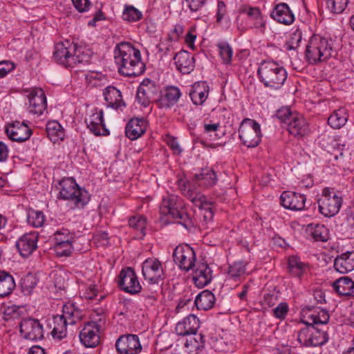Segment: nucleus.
<instances>
[{
  "label": "nucleus",
  "instance_id": "f257e3e1",
  "mask_svg": "<svg viewBox=\"0 0 354 354\" xmlns=\"http://www.w3.org/2000/svg\"><path fill=\"white\" fill-rule=\"evenodd\" d=\"M114 61L118 72L124 76H139L145 69L140 50L127 42H121L116 46Z\"/></svg>",
  "mask_w": 354,
  "mask_h": 354
},
{
  "label": "nucleus",
  "instance_id": "f03ea898",
  "mask_svg": "<svg viewBox=\"0 0 354 354\" xmlns=\"http://www.w3.org/2000/svg\"><path fill=\"white\" fill-rule=\"evenodd\" d=\"M160 213L176 220L188 230L194 227L193 220L185 211L183 200L177 195L171 194L162 198Z\"/></svg>",
  "mask_w": 354,
  "mask_h": 354
},
{
  "label": "nucleus",
  "instance_id": "7ed1b4c3",
  "mask_svg": "<svg viewBox=\"0 0 354 354\" xmlns=\"http://www.w3.org/2000/svg\"><path fill=\"white\" fill-rule=\"evenodd\" d=\"M257 74L265 87L279 89L287 79V71L274 61H263L258 68Z\"/></svg>",
  "mask_w": 354,
  "mask_h": 354
},
{
  "label": "nucleus",
  "instance_id": "20e7f679",
  "mask_svg": "<svg viewBox=\"0 0 354 354\" xmlns=\"http://www.w3.org/2000/svg\"><path fill=\"white\" fill-rule=\"evenodd\" d=\"M178 186L184 196L191 201V202L199 208V214L202 216L205 223L210 222L214 216L212 203L207 201L206 196L199 192L194 190V185L189 183L187 179L178 176Z\"/></svg>",
  "mask_w": 354,
  "mask_h": 354
},
{
  "label": "nucleus",
  "instance_id": "39448f33",
  "mask_svg": "<svg viewBox=\"0 0 354 354\" xmlns=\"http://www.w3.org/2000/svg\"><path fill=\"white\" fill-rule=\"evenodd\" d=\"M332 52L333 40L331 39L314 35L310 38L306 45L305 57L308 64H314L330 57Z\"/></svg>",
  "mask_w": 354,
  "mask_h": 354
},
{
  "label": "nucleus",
  "instance_id": "423d86ee",
  "mask_svg": "<svg viewBox=\"0 0 354 354\" xmlns=\"http://www.w3.org/2000/svg\"><path fill=\"white\" fill-rule=\"evenodd\" d=\"M59 198L71 201L76 207H83L90 199L88 192L81 189L73 179H66L60 182Z\"/></svg>",
  "mask_w": 354,
  "mask_h": 354
},
{
  "label": "nucleus",
  "instance_id": "0eeeda50",
  "mask_svg": "<svg viewBox=\"0 0 354 354\" xmlns=\"http://www.w3.org/2000/svg\"><path fill=\"white\" fill-rule=\"evenodd\" d=\"M328 340L326 330L316 326H309L301 329L297 333V341L301 346H322Z\"/></svg>",
  "mask_w": 354,
  "mask_h": 354
},
{
  "label": "nucleus",
  "instance_id": "6e6552de",
  "mask_svg": "<svg viewBox=\"0 0 354 354\" xmlns=\"http://www.w3.org/2000/svg\"><path fill=\"white\" fill-rule=\"evenodd\" d=\"M239 137L246 147H257L260 143L262 137L260 124L254 120L244 119L239 127Z\"/></svg>",
  "mask_w": 354,
  "mask_h": 354
},
{
  "label": "nucleus",
  "instance_id": "1a4fd4ad",
  "mask_svg": "<svg viewBox=\"0 0 354 354\" xmlns=\"http://www.w3.org/2000/svg\"><path fill=\"white\" fill-rule=\"evenodd\" d=\"M105 318L101 315L95 320L88 322L80 333V339L86 347H95L100 342V330L105 326Z\"/></svg>",
  "mask_w": 354,
  "mask_h": 354
},
{
  "label": "nucleus",
  "instance_id": "9d476101",
  "mask_svg": "<svg viewBox=\"0 0 354 354\" xmlns=\"http://www.w3.org/2000/svg\"><path fill=\"white\" fill-rule=\"evenodd\" d=\"M319 211L326 217H333L336 215L342 204V198L328 188L323 189L322 198L319 200Z\"/></svg>",
  "mask_w": 354,
  "mask_h": 354
},
{
  "label": "nucleus",
  "instance_id": "9b49d317",
  "mask_svg": "<svg viewBox=\"0 0 354 354\" xmlns=\"http://www.w3.org/2000/svg\"><path fill=\"white\" fill-rule=\"evenodd\" d=\"M173 259L181 270L188 272L194 270L196 263V253L188 244H180L174 250Z\"/></svg>",
  "mask_w": 354,
  "mask_h": 354
},
{
  "label": "nucleus",
  "instance_id": "f8f14e48",
  "mask_svg": "<svg viewBox=\"0 0 354 354\" xmlns=\"http://www.w3.org/2000/svg\"><path fill=\"white\" fill-rule=\"evenodd\" d=\"M19 332L24 339L37 341L44 337L43 326L38 319H23L19 324Z\"/></svg>",
  "mask_w": 354,
  "mask_h": 354
},
{
  "label": "nucleus",
  "instance_id": "ddd939ff",
  "mask_svg": "<svg viewBox=\"0 0 354 354\" xmlns=\"http://www.w3.org/2000/svg\"><path fill=\"white\" fill-rule=\"evenodd\" d=\"M76 50V44L68 40L57 44L55 46L53 57L55 61L66 68H73V53Z\"/></svg>",
  "mask_w": 354,
  "mask_h": 354
},
{
  "label": "nucleus",
  "instance_id": "4468645a",
  "mask_svg": "<svg viewBox=\"0 0 354 354\" xmlns=\"http://www.w3.org/2000/svg\"><path fill=\"white\" fill-rule=\"evenodd\" d=\"M142 275L151 283H158L164 279V271L161 262L157 259H147L142 263Z\"/></svg>",
  "mask_w": 354,
  "mask_h": 354
},
{
  "label": "nucleus",
  "instance_id": "2eb2a0df",
  "mask_svg": "<svg viewBox=\"0 0 354 354\" xmlns=\"http://www.w3.org/2000/svg\"><path fill=\"white\" fill-rule=\"evenodd\" d=\"M118 283L122 290L130 294L138 293L142 289L136 274L130 267L121 270Z\"/></svg>",
  "mask_w": 354,
  "mask_h": 354
},
{
  "label": "nucleus",
  "instance_id": "dca6fc26",
  "mask_svg": "<svg viewBox=\"0 0 354 354\" xmlns=\"http://www.w3.org/2000/svg\"><path fill=\"white\" fill-rule=\"evenodd\" d=\"M160 91L159 87L149 79H145L137 90L136 98L144 106H147L156 97Z\"/></svg>",
  "mask_w": 354,
  "mask_h": 354
},
{
  "label": "nucleus",
  "instance_id": "f3484780",
  "mask_svg": "<svg viewBox=\"0 0 354 354\" xmlns=\"http://www.w3.org/2000/svg\"><path fill=\"white\" fill-rule=\"evenodd\" d=\"M115 348L120 354H138L142 351L139 337L136 335H123L116 341Z\"/></svg>",
  "mask_w": 354,
  "mask_h": 354
},
{
  "label": "nucleus",
  "instance_id": "a211bd4d",
  "mask_svg": "<svg viewBox=\"0 0 354 354\" xmlns=\"http://www.w3.org/2000/svg\"><path fill=\"white\" fill-rule=\"evenodd\" d=\"M28 111L30 113L41 115L47 107V101L43 89L35 88L28 94Z\"/></svg>",
  "mask_w": 354,
  "mask_h": 354
},
{
  "label": "nucleus",
  "instance_id": "6ab92c4d",
  "mask_svg": "<svg viewBox=\"0 0 354 354\" xmlns=\"http://www.w3.org/2000/svg\"><path fill=\"white\" fill-rule=\"evenodd\" d=\"M281 204L286 208L294 211H300L304 209L306 198L304 195L286 191L280 197Z\"/></svg>",
  "mask_w": 354,
  "mask_h": 354
},
{
  "label": "nucleus",
  "instance_id": "aec40b11",
  "mask_svg": "<svg viewBox=\"0 0 354 354\" xmlns=\"http://www.w3.org/2000/svg\"><path fill=\"white\" fill-rule=\"evenodd\" d=\"M37 232L26 233L18 239L16 247L22 257H27L37 248Z\"/></svg>",
  "mask_w": 354,
  "mask_h": 354
},
{
  "label": "nucleus",
  "instance_id": "412c9836",
  "mask_svg": "<svg viewBox=\"0 0 354 354\" xmlns=\"http://www.w3.org/2000/svg\"><path fill=\"white\" fill-rule=\"evenodd\" d=\"M193 272V281L198 288H203L210 283L212 279V271L205 262H198Z\"/></svg>",
  "mask_w": 354,
  "mask_h": 354
},
{
  "label": "nucleus",
  "instance_id": "4be33fe9",
  "mask_svg": "<svg viewBox=\"0 0 354 354\" xmlns=\"http://www.w3.org/2000/svg\"><path fill=\"white\" fill-rule=\"evenodd\" d=\"M6 132L10 140L18 142L27 140L32 134L31 129L24 122L18 121L10 124Z\"/></svg>",
  "mask_w": 354,
  "mask_h": 354
},
{
  "label": "nucleus",
  "instance_id": "5701e85b",
  "mask_svg": "<svg viewBox=\"0 0 354 354\" xmlns=\"http://www.w3.org/2000/svg\"><path fill=\"white\" fill-rule=\"evenodd\" d=\"M200 327V321L194 315H189L176 326V333L179 336L196 335Z\"/></svg>",
  "mask_w": 354,
  "mask_h": 354
},
{
  "label": "nucleus",
  "instance_id": "b1692460",
  "mask_svg": "<svg viewBox=\"0 0 354 354\" xmlns=\"http://www.w3.org/2000/svg\"><path fill=\"white\" fill-rule=\"evenodd\" d=\"M87 127L95 136H106L108 129L105 127L103 119V111L100 110L93 113L85 120Z\"/></svg>",
  "mask_w": 354,
  "mask_h": 354
},
{
  "label": "nucleus",
  "instance_id": "393cba45",
  "mask_svg": "<svg viewBox=\"0 0 354 354\" xmlns=\"http://www.w3.org/2000/svg\"><path fill=\"white\" fill-rule=\"evenodd\" d=\"M287 126L289 133L295 137H304L309 131L306 119L297 113H295L293 118H290V120L288 121Z\"/></svg>",
  "mask_w": 354,
  "mask_h": 354
},
{
  "label": "nucleus",
  "instance_id": "a878e982",
  "mask_svg": "<svg viewBox=\"0 0 354 354\" xmlns=\"http://www.w3.org/2000/svg\"><path fill=\"white\" fill-rule=\"evenodd\" d=\"M174 60L177 70L183 74H189L194 68V58L186 50H180L176 53Z\"/></svg>",
  "mask_w": 354,
  "mask_h": 354
},
{
  "label": "nucleus",
  "instance_id": "bb28decb",
  "mask_svg": "<svg viewBox=\"0 0 354 354\" xmlns=\"http://www.w3.org/2000/svg\"><path fill=\"white\" fill-rule=\"evenodd\" d=\"M189 183L194 185L192 188L194 190L198 192L196 187V184L199 186L205 187H210L216 184L217 178L213 169L205 168L202 169L201 172L198 174H195L193 181L191 183L187 180Z\"/></svg>",
  "mask_w": 354,
  "mask_h": 354
},
{
  "label": "nucleus",
  "instance_id": "cd10ccee",
  "mask_svg": "<svg viewBox=\"0 0 354 354\" xmlns=\"http://www.w3.org/2000/svg\"><path fill=\"white\" fill-rule=\"evenodd\" d=\"M335 269L345 274L354 270V252H346L335 258L334 261Z\"/></svg>",
  "mask_w": 354,
  "mask_h": 354
},
{
  "label": "nucleus",
  "instance_id": "c85d7f7f",
  "mask_svg": "<svg viewBox=\"0 0 354 354\" xmlns=\"http://www.w3.org/2000/svg\"><path fill=\"white\" fill-rule=\"evenodd\" d=\"M271 17L279 23L289 25L295 20V16L285 3H281L274 7Z\"/></svg>",
  "mask_w": 354,
  "mask_h": 354
},
{
  "label": "nucleus",
  "instance_id": "c756f323",
  "mask_svg": "<svg viewBox=\"0 0 354 354\" xmlns=\"http://www.w3.org/2000/svg\"><path fill=\"white\" fill-rule=\"evenodd\" d=\"M181 96L180 89L174 86L165 88L158 103L162 108H169L176 104Z\"/></svg>",
  "mask_w": 354,
  "mask_h": 354
},
{
  "label": "nucleus",
  "instance_id": "7c9ffc66",
  "mask_svg": "<svg viewBox=\"0 0 354 354\" xmlns=\"http://www.w3.org/2000/svg\"><path fill=\"white\" fill-rule=\"evenodd\" d=\"M309 314L307 315L308 320L304 321L306 325L316 326L326 324L329 321V314L327 310L317 308L314 310L308 309Z\"/></svg>",
  "mask_w": 354,
  "mask_h": 354
},
{
  "label": "nucleus",
  "instance_id": "2f4dec72",
  "mask_svg": "<svg viewBox=\"0 0 354 354\" xmlns=\"http://www.w3.org/2000/svg\"><path fill=\"white\" fill-rule=\"evenodd\" d=\"M209 94V87L205 82L195 83L189 92V96L193 103L196 105L203 104Z\"/></svg>",
  "mask_w": 354,
  "mask_h": 354
},
{
  "label": "nucleus",
  "instance_id": "473e14b6",
  "mask_svg": "<svg viewBox=\"0 0 354 354\" xmlns=\"http://www.w3.org/2000/svg\"><path fill=\"white\" fill-rule=\"evenodd\" d=\"M147 124L143 119L133 118L127 124L126 135L133 140L140 137L146 131Z\"/></svg>",
  "mask_w": 354,
  "mask_h": 354
},
{
  "label": "nucleus",
  "instance_id": "72a5a7b5",
  "mask_svg": "<svg viewBox=\"0 0 354 354\" xmlns=\"http://www.w3.org/2000/svg\"><path fill=\"white\" fill-rule=\"evenodd\" d=\"M335 291L342 296H354V281L348 277H342L333 283Z\"/></svg>",
  "mask_w": 354,
  "mask_h": 354
},
{
  "label": "nucleus",
  "instance_id": "f704fd0d",
  "mask_svg": "<svg viewBox=\"0 0 354 354\" xmlns=\"http://www.w3.org/2000/svg\"><path fill=\"white\" fill-rule=\"evenodd\" d=\"M215 303L214 295L209 290H203L195 299L194 304L198 310H207Z\"/></svg>",
  "mask_w": 354,
  "mask_h": 354
},
{
  "label": "nucleus",
  "instance_id": "c9c22d12",
  "mask_svg": "<svg viewBox=\"0 0 354 354\" xmlns=\"http://www.w3.org/2000/svg\"><path fill=\"white\" fill-rule=\"evenodd\" d=\"M104 100L109 106L113 109H118L124 105L122 99V95L119 90L115 87H108L104 92Z\"/></svg>",
  "mask_w": 354,
  "mask_h": 354
},
{
  "label": "nucleus",
  "instance_id": "e433bc0d",
  "mask_svg": "<svg viewBox=\"0 0 354 354\" xmlns=\"http://www.w3.org/2000/svg\"><path fill=\"white\" fill-rule=\"evenodd\" d=\"M62 316L70 325L76 324L82 317V311L73 303L64 305Z\"/></svg>",
  "mask_w": 354,
  "mask_h": 354
},
{
  "label": "nucleus",
  "instance_id": "4c0bfd02",
  "mask_svg": "<svg viewBox=\"0 0 354 354\" xmlns=\"http://www.w3.org/2000/svg\"><path fill=\"white\" fill-rule=\"evenodd\" d=\"M15 288L13 277L8 272L0 271V297L10 295Z\"/></svg>",
  "mask_w": 354,
  "mask_h": 354
},
{
  "label": "nucleus",
  "instance_id": "58836bf2",
  "mask_svg": "<svg viewBox=\"0 0 354 354\" xmlns=\"http://www.w3.org/2000/svg\"><path fill=\"white\" fill-rule=\"evenodd\" d=\"M59 236V232L57 231L55 234V244L54 249L56 254L58 257H68L73 250L72 242L68 239H60Z\"/></svg>",
  "mask_w": 354,
  "mask_h": 354
},
{
  "label": "nucleus",
  "instance_id": "ea45409f",
  "mask_svg": "<svg viewBox=\"0 0 354 354\" xmlns=\"http://www.w3.org/2000/svg\"><path fill=\"white\" fill-rule=\"evenodd\" d=\"M348 120L346 110L339 108L335 110L328 118V124L333 129H340L345 125Z\"/></svg>",
  "mask_w": 354,
  "mask_h": 354
},
{
  "label": "nucleus",
  "instance_id": "a19ab883",
  "mask_svg": "<svg viewBox=\"0 0 354 354\" xmlns=\"http://www.w3.org/2000/svg\"><path fill=\"white\" fill-rule=\"evenodd\" d=\"M68 322L62 315H56L53 317V328L51 332L53 337L62 339L66 336V326Z\"/></svg>",
  "mask_w": 354,
  "mask_h": 354
},
{
  "label": "nucleus",
  "instance_id": "79ce46f5",
  "mask_svg": "<svg viewBox=\"0 0 354 354\" xmlns=\"http://www.w3.org/2000/svg\"><path fill=\"white\" fill-rule=\"evenodd\" d=\"M38 283L36 275L29 273L21 279V291L25 295H30L32 293Z\"/></svg>",
  "mask_w": 354,
  "mask_h": 354
},
{
  "label": "nucleus",
  "instance_id": "37998d69",
  "mask_svg": "<svg viewBox=\"0 0 354 354\" xmlns=\"http://www.w3.org/2000/svg\"><path fill=\"white\" fill-rule=\"evenodd\" d=\"M129 227L139 232L138 237L141 239L145 234L146 218L142 216H132L129 220Z\"/></svg>",
  "mask_w": 354,
  "mask_h": 354
},
{
  "label": "nucleus",
  "instance_id": "c03bdc74",
  "mask_svg": "<svg viewBox=\"0 0 354 354\" xmlns=\"http://www.w3.org/2000/svg\"><path fill=\"white\" fill-rule=\"evenodd\" d=\"M306 265L301 261L296 256H292L288 259L289 271L296 277H300L306 268Z\"/></svg>",
  "mask_w": 354,
  "mask_h": 354
},
{
  "label": "nucleus",
  "instance_id": "a18cd8bd",
  "mask_svg": "<svg viewBox=\"0 0 354 354\" xmlns=\"http://www.w3.org/2000/svg\"><path fill=\"white\" fill-rule=\"evenodd\" d=\"M46 132L50 139L55 137L54 142L57 139L62 140L64 136L62 126L57 121H50L47 123Z\"/></svg>",
  "mask_w": 354,
  "mask_h": 354
},
{
  "label": "nucleus",
  "instance_id": "49530a36",
  "mask_svg": "<svg viewBox=\"0 0 354 354\" xmlns=\"http://www.w3.org/2000/svg\"><path fill=\"white\" fill-rule=\"evenodd\" d=\"M27 221L34 227H40L44 223L45 216L41 211L29 209L27 214Z\"/></svg>",
  "mask_w": 354,
  "mask_h": 354
},
{
  "label": "nucleus",
  "instance_id": "de8ad7c7",
  "mask_svg": "<svg viewBox=\"0 0 354 354\" xmlns=\"http://www.w3.org/2000/svg\"><path fill=\"white\" fill-rule=\"evenodd\" d=\"M246 263L243 261L234 262L228 268V275L230 278L237 280L245 274Z\"/></svg>",
  "mask_w": 354,
  "mask_h": 354
},
{
  "label": "nucleus",
  "instance_id": "09e8293b",
  "mask_svg": "<svg viewBox=\"0 0 354 354\" xmlns=\"http://www.w3.org/2000/svg\"><path fill=\"white\" fill-rule=\"evenodd\" d=\"M73 67L75 66L78 64L88 63L90 62V54L88 49L77 46L76 44L75 53L73 55Z\"/></svg>",
  "mask_w": 354,
  "mask_h": 354
},
{
  "label": "nucleus",
  "instance_id": "8fccbe9b",
  "mask_svg": "<svg viewBox=\"0 0 354 354\" xmlns=\"http://www.w3.org/2000/svg\"><path fill=\"white\" fill-rule=\"evenodd\" d=\"M142 12L133 6H125L122 12L124 20L129 22L137 21L142 18Z\"/></svg>",
  "mask_w": 354,
  "mask_h": 354
},
{
  "label": "nucleus",
  "instance_id": "3c124183",
  "mask_svg": "<svg viewBox=\"0 0 354 354\" xmlns=\"http://www.w3.org/2000/svg\"><path fill=\"white\" fill-rule=\"evenodd\" d=\"M313 239L316 241H326L329 239L328 229L323 225H316L311 232Z\"/></svg>",
  "mask_w": 354,
  "mask_h": 354
},
{
  "label": "nucleus",
  "instance_id": "603ef678",
  "mask_svg": "<svg viewBox=\"0 0 354 354\" xmlns=\"http://www.w3.org/2000/svg\"><path fill=\"white\" fill-rule=\"evenodd\" d=\"M220 55L225 64L230 63L233 55L231 46L226 42H221L218 44Z\"/></svg>",
  "mask_w": 354,
  "mask_h": 354
},
{
  "label": "nucleus",
  "instance_id": "864d4df0",
  "mask_svg": "<svg viewBox=\"0 0 354 354\" xmlns=\"http://www.w3.org/2000/svg\"><path fill=\"white\" fill-rule=\"evenodd\" d=\"M196 337L194 338H190L189 339H187L185 343V346L189 348L191 346L194 350H200L203 348L205 346V336L202 334L195 335Z\"/></svg>",
  "mask_w": 354,
  "mask_h": 354
},
{
  "label": "nucleus",
  "instance_id": "5fc2aeb1",
  "mask_svg": "<svg viewBox=\"0 0 354 354\" xmlns=\"http://www.w3.org/2000/svg\"><path fill=\"white\" fill-rule=\"evenodd\" d=\"M239 12L240 13L246 14L252 19H261V12L257 7L241 5L239 8Z\"/></svg>",
  "mask_w": 354,
  "mask_h": 354
},
{
  "label": "nucleus",
  "instance_id": "6e6d98bb",
  "mask_svg": "<svg viewBox=\"0 0 354 354\" xmlns=\"http://www.w3.org/2000/svg\"><path fill=\"white\" fill-rule=\"evenodd\" d=\"M344 219L345 228L348 231L351 230L350 234L354 236V206L346 209Z\"/></svg>",
  "mask_w": 354,
  "mask_h": 354
},
{
  "label": "nucleus",
  "instance_id": "4d7b16f0",
  "mask_svg": "<svg viewBox=\"0 0 354 354\" xmlns=\"http://www.w3.org/2000/svg\"><path fill=\"white\" fill-rule=\"evenodd\" d=\"M348 0H327V6L334 13L342 12L346 5Z\"/></svg>",
  "mask_w": 354,
  "mask_h": 354
},
{
  "label": "nucleus",
  "instance_id": "13d9d810",
  "mask_svg": "<svg viewBox=\"0 0 354 354\" xmlns=\"http://www.w3.org/2000/svg\"><path fill=\"white\" fill-rule=\"evenodd\" d=\"M295 113H292L289 107H282L277 110L276 112V118L281 122L288 124V121L290 120V118H293Z\"/></svg>",
  "mask_w": 354,
  "mask_h": 354
},
{
  "label": "nucleus",
  "instance_id": "bf43d9fd",
  "mask_svg": "<svg viewBox=\"0 0 354 354\" xmlns=\"http://www.w3.org/2000/svg\"><path fill=\"white\" fill-rule=\"evenodd\" d=\"M301 32L299 30H297L291 35L290 41L287 44L286 49L288 50L296 49L299 46V44L301 41Z\"/></svg>",
  "mask_w": 354,
  "mask_h": 354
},
{
  "label": "nucleus",
  "instance_id": "052dcab7",
  "mask_svg": "<svg viewBox=\"0 0 354 354\" xmlns=\"http://www.w3.org/2000/svg\"><path fill=\"white\" fill-rule=\"evenodd\" d=\"M141 299L146 308H150L155 306L157 301V295L155 292H143L141 295Z\"/></svg>",
  "mask_w": 354,
  "mask_h": 354
},
{
  "label": "nucleus",
  "instance_id": "680f3d73",
  "mask_svg": "<svg viewBox=\"0 0 354 354\" xmlns=\"http://www.w3.org/2000/svg\"><path fill=\"white\" fill-rule=\"evenodd\" d=\"M288 311V306L286 303L279 304L275 308L273 309V314L275 317L279 319H283L287 315Z\"/></svg>",
  "mask_w": 354,
  "mask_h": 354
},
{
  "label": "nucleus",
  "instance_id": "e2e57ef3",
  "mask_svg": "<svg viewBox=\"0 0 354 354\" xmlns=\"http://www.w3.org/2000/svg\"><path fill=\"white\" fill-rule=\"evenodd\" d=\"M191 12L199 11L206 3L207 0H184Z\"/></svg>",
  "mask_w": 354,
  "mask_h": 354
},
{
  "label": "nucleus",
  "instance_id": "0e129e2a",
  "mask_svg": "<svg viewBox=\"0 0 354 354\" xmlns=\"http://www.w3.org/2000/svg\"><path fill=\"white\" fill-rule=\"evenodd\" d=\"M75 9L80 12H86L90 6L89 0H71Z\"/></svg>",
  "mask_w": 354,
  "mask_h": 354
},
{
  "label": "nucleus",
  "instance_id": "69168bd1",
  "mask_svg": "<svg viewBox=\"0 0 354 354\" xmlns=\"http://www.w3.org/2000/svg\"><path fill=\"white\" fill-rule=\"evenodd\" d=\"M15 68V64L10 62H0V77H5L9 72Z\"/></svg>",
  "mask_w": 354,
  "mask_h": 354
},
{
  "label": "nucleus",
  "instance_id": "338daca9",
  "mask_svg": "<svg viewBox=\"0 0 354 354\" xmlns=\"http://www.w3.org/2000/svg\"><path fill=\"white\" fill-rule=\"evenodd\" d=\"M277 302V296L274 294L267 293L264 295L263 303L268 307L274 306Z\"/></svg>",
  "mask_w": 354,
  "mask_h": 354
},
{
  "label": "nucleus",
  "instance_id": "774afa93",
  "mask_svg": "<svg viewBox=\"0 0 354 354\" xmlns=\"http://www.w3.org/2000/svg\"><path fill=\"white\" fill-rule=\"evenodd\" d=\"M97 290L95 286H90L84 293L83 297L86 299L93 300L97 296Z\"/></svg>",
  "mask_w": 354,
  "mask_h": 354
}]
</instances>
